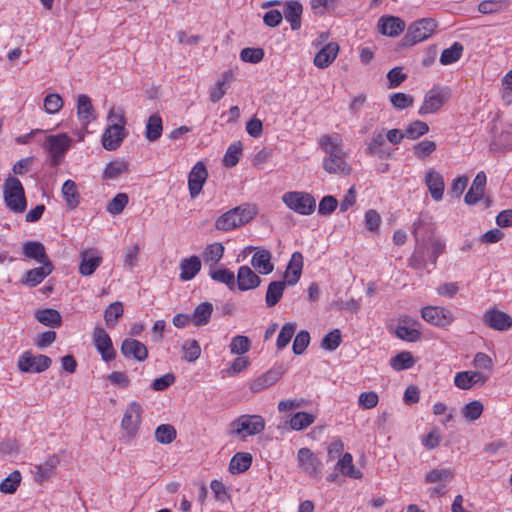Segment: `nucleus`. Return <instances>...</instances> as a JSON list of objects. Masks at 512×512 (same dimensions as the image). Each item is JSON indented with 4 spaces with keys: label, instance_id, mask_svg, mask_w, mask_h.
I'll return each mask as SVG.
<instances>
[{
    "label": "nucleus",
    "instance_id": "f257e3e1",
    "mask_svg": "<svg viewBox=\"0 0 512 512\" xmlns=\"http://www.w3.org/2000/svg\"><path fill=\"white\" fill-rule=\"evenodd\" d=\"M257 214V208L252 204H244L222 214L215 221V228L229 231L250 222Z\"/></svg>",
    "mask_w": 512,
    "mask_h": 512
},
{
    "label": "nucleus",
    "instance_id": "f03ea898",
    "mask_svg": "<svg viewBox=\"0 0 512 512\" xmlns=\"http://www.w3.org/2000/svg\"><path fill=\"white\" fill-rule=\"evenodd\" d=\"M41 140V148L51 160H63L74 145V139L65 132L45 135Z\"/></svg>",
    "mask_w": 512,
    "mask_h": 512
},
{
    "label": "nucleus",
    "instance_id": "7ed1b4c3",
    "mask_svg": "<svg viewBox=\"0 0 512 512\" xmlns=\"http://www.w3.org/2000/svg\"><path fill=\"white\" fill-rule=\"evenodd\" d=\"M452 91L449 86L433 85L424 95L418 109L420 116L438 113L451 99Z\"/></svg>",
    "mask_w": 512,
    "mask_h": 512
},
{
    "label": "nucleus",
    "instance_id": "20e7f679",
    "mask_svg": "<svg viewBox=\"0 0 512 512\" xmlns=\"http://www.w3.org/2000/svg\"><path fill=\"white\" fill-rule=\"evenodd\" d=\"M265 429V420L261 415L244 414L237 417L229 425V434L245 439L260 434Z\"/></svg>",
    "mask_w": 512,
    "mask_h": 512
},
{
    "label": "nucleus",
    "instance_id": "39448f33",
    "mask_svg": "<svg viewBox=\"0 0 512 512\" xmlns=\"http://www.w3.org/2000/svg\"><path fill=\"white\" fill-rule=\"evenodd\" d=\"M6 206L14 213H23L26 209V198L23 186L16 177L9 176L3 187Z\"/></svg>",
    "mask_w": 512,
    "mask_h": 512
},
{
    "label": "nucleus",
    "instance_id": "423d86ee",
    "mask_svg": "<svg viewBox=\"0 0 512 512\" xmlns=\"http://www.w3.org/2000/svg\"><path fill=\"white\" fill-rule=\"evenodd\" d=\"M426 229L430 231L432 234V229L426 224L422 219H418L413 224V235L416 240L417 246L409 258V266L414 269H424L427 265V255H426V243L425 237L422 233V230Z\"/></svg>",
    "mask_w": 512,
    "mask_h": 512
},
{
    "label": "nucleus",
    "instance_id": "0eeeda50",
    "mask_svg": "<svg viewBox=\"0 0 512 512\" xmlns=\"http://www.w3.org/2000/svg\"><path fill=\"white\" fill-rule=\"evenodd\" d=\"M282 201L300 215H310L316 208L315 198L307 192L291 191L282 196Z\"/></svg>",
    "mask_w": 512,
    "mask_h": 512
},
{
    "label": "nucleus",
    "instance_id": "6e6552de",
    "mask_svg": "<svg viewBox=\"0 0 512 512\" xmlns=\"http://www.w3.org/2000/svg\"><path fill=\"white\" fill-rule=\"evenodd\" d=\"M438 22L433 18H422L409 25L405 40L407 43L414 45L430 38L436 28Z\"/></svg>",
    "mask_w": 512,
    "mask_h": 512
},
{
    "label": "nucleus",
    "instance_id": "1a4fd4ad",
    "mask_svg": "<svg viewBox=\"0 0 512 512\" xmlns=\"http://www.w3.org/2000/svg\"><path fill=\"white\" fill-rule=\"evenodd\" d=\"M143 408L137 401L128 404L121 420V428L129 439H133L139 431L142 423Z\"/></svg>",
    "mask_w": 512,
    "mask_h": 512
},
{
    "label": "nucleus",
    "instance_id": "9d476101",
    "mask_svg": "<svg viewBox=\"0 0 512 512\" xmlns=\"http://www.w3.org/2000/svg\"><path fill=\"white\" fill-rule=\"evenodd\" d=\"M52 364L50 357L46 355H34L30 351L23 352L18 359V369L23 373H41Z\"/></svg>",
    "mask_w": 512,
    "mask_h": 512
},
{
    "label": "nucleus",
    "instance_id": "9b49d317",
    "mask_svg": "<svg viewBox=\"0 0 512 512\" xmlns=\"http://www.w3.org/2000/svg\"><path fill=\"white\" fill-rule=\"evenodd\" d=\"M77 117L83 129L77 133L78 141H83L87 132V126L96 118L95 111L91 99L85 95L80 94L77 98Z\"/></svg>",
    "mask_w": 512,
    "mask_h": 512
},
{
    "label": "nucleus",
    "instance_id": "f8f14e48",
    "mask_svg": "<svg viewBox=\"0 0 512 512\" xmlns=\"http://www.w3.org/2000/svg\"><path fill=\"white\" fill-rule=\"evenodd\" d=\"M421 316L426 322L438 327H447L455 319L449 309L441 306L424 307L421 311Z\"/></svg>",
    "mask_w": 512,
    "mask_h": 512
},
{
    "label": "nucleus",
    "instance_id": "ddd939ff",
    "mask_svg": "<svg viewBox=\"0 0 512 512\" xmlns=\"http://www.w3.org/2000/svg\"><path fill=\"white\" fill-rule=\"evenodd\" d=\"M483 322L489 328L496 331H507L512 327V317L508 313L499 310L496 306L485 311Z\"/></svg>",
    "mask_w": 512,
    "mask_h": 512
},
{
    "label": "nucleus",
    "instance_id": "4468645a",
    "mask_svg": "<svg viewBox=\"0 0 512 512\" xmlns=\"http://www.w3.org/2000/svg\"><path fill=\"white\" fill-rule=\"evenodd\" d=\"M319 146L330 156V160H342L345 157L343 141L337 133L322 135Z\"/></svg>",
    "mask_w": 512,
    "mask_h": 512
},
{
    "label": "nucleus",
    "instance_id": "2eb2a0df",
    "mask_svg": "<svg viewBox=\"0 0 512 512\" xmlns=\"http://www.w3.org/2000/svg\"><path fill=\"white\" fill-rule=\"evenodd\" d=\"M94 345L104 361L108 362L115 358L116 352L108 333L101 327H96L93 332Z\"/></svg>",
    "mask_w": 512,
    "mask_h": 512
},
{
    "label": "nucleus",
    "instance_id": "dca6fc26",
    "mask_svg": "<svg viewBox=\"0 0 512 512\" xmlns=\"http://www.w3.org/2000/svg\"><path fill=\"white\" fill-rule=\"evenodd\" d=\"M299 467L312 477H319L321 462L309 448H301L297 453Z\"/></svg>",
    "mask_w": 512,
    "mask_h": 512
},
{
    "label": "nucleus",
    "instance_id": "f3484780",
    "mask_svg": "<svg viewBox=\"0 0 512 512\" xmlns=\"http://www.w3.org/2000/svg\"><path fill=\"white\" fill-rule=\"evenodd\" d=\"M208 177L207 169L203 162H196L188 176L189 193L192 198L197 197Z\"/></svg>",
    "mask_w": 512,
    "mask_h": 512
},
{
    "label": "nucleus",
    "instance_id": "a211bd4d",
    "mask_svg": "<svg viewBox=\"0 0 512 512\" xmlns=\"http://www.w3.org/2000/svg\"><path fill=\"white\" fill-rule=\"evenodd\" d=\"M432 229V234L426 229L422 230L425 237L426 243V255L433 265H436L438 257L445 251V242L434 235V228L428 225Z\"/></svg>",
    "mask_w": 512,
    "mask_h": 512
},
{
    "label": "nucleus",
    "instance_id": "6ab92c4d",
    "mask_svg": "<svg viewBox=\"0 0 512 512\" xmlns=\"http://www.w3.org/2000/svg\"><path fill=\"white\" fill-rule=\"evenodd\" d=\"M102 263V257L95 249H86L80 253L79 273L82 276L92 275Z\"/></svg>",
    "mask_w": 512,
    "mask_h": 512
},
{
    "label": "nucleus",
    "instance_id": "aec40b11",
    "mask_svg": "<svg viewBox=\"0 0 512 512\" xmlns=\"http://www.w3.org/2000/svg\"><path fill=\"white\" fill-rule=\"evenodd\" d=\"M261 284V278L249 267L241 266L237 272L235 285L240 291H248L257 288Z\"/></svg>",
    "mask_w": 512,
    "mask_h": 512
},
{
    "label": "nucleus",
    "instance_id": "412c9836",
    "mask_svg": "<svg viewBox=\"0 0 512 512\" xmlns=\"http://www.w3.org/2000/svg\"><path fill=\"white\" fill-rule=\"evenodd\" d=\"M378 30L389 37L399 36L405 29V22L396 16H382L378 20Z\"/></svg>",
    "mask_w": 512,
    "mask_h": 512
},
{
    "label": "nucleus",
    "instance_id": "4be33fe9",
    "mask_svg": "<svg viewBox=\"0 0 512 512\" xmlns=\"http://www.w3.org/2000/svg\"><path fill=\"white\" fill-rule=\"evenodd\" d=\"M121 353L126 358H133L137 361H144L148 357L147 347L140 341L126 338L121 344Z\"/></svg>",
    "mask_w": 512,
    "mask_h": 512
},
{
    "label": "nucleus",
    "instance_id": "5701e85b",
    "mask_svg": "<svg viewBox=\"0 0 512 512\" xmlns=\"http://www.w3.org/2000/svg\"><path fill=\"white\" fill-rule=\"evenodd\" d=\"M125 136V129L108 125L102 135V145L106 150H116L122 144Z\"/></svg>",
    "mask_w": 512,
    "mask_h": 512
},
{
    "label": "nucleus",
    "instance_id": "b1692460",
    "mask_svg": "<svg viewBox=\"0 0 512 512\" xmlns=\"http://www.w3.org/2000/svg\"><path fill=\"white\" fill-rule=\"evenodd\" d=\"M60 463V459L57 455L49 456L43 464L35 465L34 480L42 484L44 481L50 479Z\"/></svg>",
    "mask_w": 512,
    "mask_h": 512
},
{
    "label": "nucleus",
    "instance_id": "393cba45",
    "mask_svg": "<svg viewBox=\"0 0 512 512\" xmlns=\"http://www.w3.org/2000/svg\"><path fill=\"white\" fill-rule=\"evenodd\" d=\"M303 256L300 252H294L286 268L284 278L289 286L295 285L302 274Z\"/></svg>",
    "mask_w": 512,
    "mask_h": 512
},
{
    "label": "nucleus",
    "instance_id": "a878e982",
    "mask_svg": "<svg viewBox=\"0 0 512 512\" xmlns=\"http://www.w3.org/2000/svg\"><path fill=\"white\" fill-rule=\"evenodd\" d=\"M487 379V376L478 371H462L456 373L454 383L458 388L467 390L477 383L484 384Z\"/></svg>",
    "mask_w": 512,
    "mask_h": 512
},
{
    "label": "nucleus",
    "instance_id": "bb28decb",
    "mask_svg": "<svg viewBox=\"0 0 512 512\" xmlns=\"http://www.w3.org/2000/svg\"><path fill=\"white\" fill-rule=\"evenodd\" d=\"M339 45L336 42L326 44L314 57V65L320 69L327 68L336 59Z\"/></svg>",
    "mask_w": 512,
    "mask_h": 512
},
{
    "label": "nucleus",
    "instance_id": "cd10ccee",
    "mask_svg": "<svg viewBox=\"0 0 512 512\" xmlns=\"http://www.w3.org/2000/svg\"><path fill=\"white\" fill-rule=\"evenodd\" d=\"M271 259L272 254L269 250L258 249L252 256L251 265L259 274L267 275L274 270Z\"/></svg>",
    "mask_w": 512,
    "mask_h": 512
},
{
    "label": "nucleus",
    "instance_id": "c85d7f7f",
    "mask_svg": "<svg viewBox=\"0 0 512 512\" xmlns=\"http://www.w3.org/2000/svg\"><path fill=\"white\" fill-rule=\"evenodd\" d=\"M52 271V263H44L41 267H36L27 271L25 277L22 279V283L29 287H35L50 275Z\"/></svg>",
    "mask_w": 512,
    "mask_h": 512
},
{
    "label": "nucleus",
    "instance_id": "c756f323",
    "mask_svg": "<svg viewBox=\"0 0 512 512\" xmlns=\"http://www.w3.org/2000/svg\"><path fill=\"white\" fill-rule=\"evenodd\" d=\"M412 320L408 316H403L399 319V323L395 329V335L404 341L416 342L421 338V332L413 327H410Z\"/></svg>",
    "mask_w": 512,
    "mask_h": 512
},
{
    "label": "nucleus",
    "instance_id": "7c9ffc66",
    "mask_svg": "<svg viewBox=\"0 0 512 512\" xmlns=\"http://www.w3.org/2000/svg\"><path fill=\"white\" fill-rule=\"evenodd\" d=\"M366 150L369 157L383 158L388 155L386 138L382 131L373 133Z\"/></svg>",
    "mask_w": 512,
    "mask_h": 512
},
{
    "label": "nucleus",
    "instance_id": "2f4dec72",
    "mask_svg": "<svg viewBox=\"0 0 512 512\" xmlns=\"http://www.w3.org/2000/svg\"><path fill=\"white\" fill-rule=\"evenodd\" d=\"M485 184L486 175L484 172H479L474 178L472 186L465 195V203L468 205L476 204L483 196Z\"/></svg>",
    "mask_w": 512,
    "mask_h": 512
},
{
    "label": "nucleus",
    "instance_id": "473e14b6",
    "mask_svg": "<svg viewBox=\"0 0 512 512\" xmlns=\"http://www.w3.org/2000/svg\"><path fill=\"white\" fill-rule=\"evenodd\" d=\"M201 270V260L198 256L193 255L189 258H184L180 262V279L182 281H189L193 279Z\"/></svg>",
    "mask_w": 512,
    "mask_h": 512
},
{
    "label": "nucleus",
    "instance_id": "72a5a7b5",
    "mask_svg": "<svg viewBox=\"0 0 512 512\" xmlns=\"http://www.w3.org/2000/svg\"><path fill=\"white\" fill-rule=\"evenodd\" d=\"M23 254L26 257L33 259L40 264L51 263L50 259L46 254L44 245L37 241H27L26 243H24Z\"/></svg>",
    "mask_w": 512,
    "mask_h": 512
},
{
    "label": "nucleus",
    "instance_id": "f704fd0d",
    "mask_svg": "<svg viewBox=\"0 0 512 512\" xmlns=\"http://www.w3.org/2000/svg\"><path fill=\"white\" fill-rule=\"evenodd\" d=\"M425 183L429 189L431 197L435 201H440L443 198L444 192V181L442 176L439 173L430 170L426 173Z\"/></svg>",
    "mask_w": 512,
    "mask_h": 512
},
{
    "label": "nucleus",
    "instance_id": "c9c22d12",
    "mask_svg": "<svg viewBox=\"0 0 512 512\" xmlns=\"http://www.w3.org/2000/svg\"><path fill=\"white\" fill-rule=\"evenodd\" d=\"M234 74L232 71L222 73L221 78L209 91V99L213 103L219 102L227 92L229 83L233 80Z\"/></svg>",
    "mask_w": 512,
    "mask_h": 512
},
{
    "label": "nucleus",
    "instance_id": "e433bc0d",
    "mask_svg": "<svg viewBox=\"0 0 512 512\" xmlns=\"http://www.w3.org/2000/svg\"><path fill=\"white\" fill-rule=\"evenodd\" d=\"M302 12V4L298 1H289L285 4L284 17L290 23L292 30H298L301 27Z\"/></svg>",
    "mask_w": 512,
    "mask_h": 512
},
{
    "label": "nucleus",
    "instance_id": "4c0bfd02",
    "mask_svg": "<svg viewBox=\"0 0 512 512\" xmlns=\"http://www.w3.org/2000/svg\"><path fill=\"white\" fill-rule=\"evenodd\" d=\"M163 131L162 118L158 113L149 116L145 125V137L147 140L153 142L158 140Z\"/></svg>",
    "mask_w": 512,
    "mask_h": 512
},
{
    "label": "nucleus",
    "instance_id": "58836bf2",
    "mask_svg": "<svg viewBox=\"0 0 512 512\" xmlns=\"http://www.w3.org/2000/svg\"><path fill=\"white\" fill-rule=\"evenodd\" d=\"M286 285L288 284L284 281H272L269 283L265 295L267 307H273L281 300Z\"/></svg>",
    "mask_w": 512,
    "mask_h": 512
},
{
    "label": "nucleus",
    "instance_id": "ea45409f",
    "mask_svg": "<svg viewBox=\"0 0 512 512\" xmlns=\"http://www.w3.org/2000/svg\"><path fill=\"white\" fill-rule=\"evenodd\" d=\"M252 464V456L250 453H236L230 460L229 470L232 474L243 473L249 469Z\"/></svg>",
    "mask_w": 512,
    "mask_h": 512
},
{
    "label": "nucleus",
    "instance_id": "a19ab883",
    "mask_svg": "<svg viewBox=\"0 0 512 512\" xmlns=\"http://www.w3.org/2000/svg\"><path fill=\"white\" fill-rule=\"evenodd\" d=\"M64 200L70 209H75L80 202V194L73 180H66L61 189Z\"/></svg>",
    "mask_w": 512,
    "mask_h": 512
},
{
    "label": "nucleus",
    "instance_id": "79ce46f5",
    "mask_svg": "<svg viewBox=\"0 0 512 512\" xmlns=\"http://www.w3.org/2000/svg\"><path fill=\"white\" fill-rule=\"evenodd\" d=\"M213 312V305L210 302L200 303L192 314V321L195 326H204L208 324Z\"/></svg>",
    "mask_w": 512,
    "mask_h": 512
},
{
    "label": "nucleus",
    "instance_id": "37998d69",
    "mask_svg": "<svg viewBox=\"0 0 512 512\" xmlns=\"http://www.w3.org/2000/svg\"><path fill=\"white\" fill-rule=\"evenodd\" d=\"M278 379L279 374L276 371H268L251 382L250 390L254 393L260 392L275 384Z\"/></svg>",
    "mask_w": 512,
    "mask_h": 512
},
{
    "label": "nucleus",
    "instance_id": "c03bdc74",
    "mask_svg": "<svg viewBox=\"0 0 512 512\" xmlns=\"http://www.w3.org/2000/svg\"><path fill=\"white\" fill-rule=\"evenodd\" d=\"M509 6L508 0H483L478 4V11L483 15L503 12Z\"/></svg>",
    "mask_w": 512,
    "mask_h": 512
},
{
    "label": "nucleus",
    "instance_id": "a18cd8bd",
    "mask_svg": "<svg viewBox=\"0 0 512 512\" xmlns=\"http://www.w3.org/2000/svg\"><path fill=\"white\" fill-rule=\"evenodd\" d=\"M463 45L460 42H454L449 48L442 51L440 55V63L442 65H450L457 62L463 54Z\"/></svg>",
    "mask_w": 512,
    "mask_h": 512
},
{
    "label": "nucleus",
    "instance_id": "49530a36",
    "mask_svg": "<svg viewBox=\"0 0 512 512\" xmlns=\"http://www.w3.org/2000/svg\"><path fill=\"white\" fill-rule=\"evenodd\" d=\"M353 458L350 453H345L337 462V467L343 474H346L350 478L360 479L362 478V472L353 465Z\"/></svg>",
    "mask_w": 512,
    "mask_h": 512
},
{
    "label": "nucleus",
    "instance_id": "de8ad7c7",
    "mask_svg": "<svg viewBox=\"0 0 512 512\" xmlns=\"http://www.w3.org/2000/svg\"><path fill=\"white\" fill-rule=\"evenodd\" d=\"M224 254V245L222 243H213L208 245L203 252V260L210 266L216 265Z\"/></svg>",
    "mask_w": 512,
    "mask_h": 512
},
{
    "label": "nucleus",
    "instance_id": "09e8293b",
    "mask_svg": "<svg viewBox=\"0 0 512 512\" xmlns=\"http://www.w3.org/2000/svg\"><path fill=\"white\" fill-rule=\"evenodd\" d=\"M22 475L19 470H14L0 483V492L14 494L20 486Z\"/></svg>",
    "mask_w": 512,
    "mask_h": 512
},
{
    "label": "nucleus",
    "instance_id": "8fccbe9b",
    "mask_svg": "<svg viewBox=\"0 0 512 512\" xmlns=\"http://www.w3.org/2000/svg\"><path fill=\"white\" fill-rule=\"evenodd\" d=\"M36 319L46 326L59 327L61 325L60 313L51 308L37 311Z\"/></svg>",
    "mask_w": 512,
    "mask_h": 512
},
{
    "label": "nucleus",
    "instance_id": "3c124183",
    "mask_svg": "<svg viewBox=\"0 0 512 512\" xmlns=\"http://www.w3.org/2000/svg\"><path fill=\"white\" fill-rule=\"evenodd\" d=\"M124 313L123 304L119 301L111 303L104 311V319L108 327H114Z\"/></svg>",
    "mask_w": 512,
    "mask_h": 512
},
{
    "label": "nucleus",
    "instance_id": "603ef678",
    "mask_svg": "<svg viewBox=\"0 0 512 512\" xmlns=\"http://www.w3.org/2000/svg\"><path fill=\"white\" fill-rule=\"evenodd\" d=\"M414 363V358L408 351H402L390 359V366L395 371L409 369L414 365Z\"/></svg>",
    "mask_w": 512,
    "mask_h": 512
},
{
    "label": "nucleus",
    "instance_id": "864d4df0",
    "mask_svg": "<svg viewBox=\"0 0 512 512\" xmlns=\"http://www.w3.org/2000/svg\"><path fill=\"white\" fill-rule=\"evenodd\" d=\"M64 106L63 98L57 93H48L43 100V109L47 114H57Z\"/></svg>",
    "mask_w": 512,
    "mask_h": 512
},
{
    "label": "nucleus",
    "instance_id": "5fc2aeb1",
    "mask_svg": "<svg viewBox=\"0 0 512 512\" xmlns=\"http://www.w3.org/2000/svg\"><path fill=\"white\" fill-rule=\"evenodd\" d=\"M209 275L214 281L227 285L229 289L235 288V275L229 269H211Z\"/></svg>",
    "mask_w": 512,
    "mask_h": 512
},
{
    "label": "nucleus",
    "instance_id": "6e6d98bb",
    "mask_svg": "<svg viewBox=\"0 0 512 512\" xmlns=\"http://www.w3.org/2000/svg\"><path fill=\"white\" fill-rule=\"evenodd\" d=\"M484 407L481 401L473 400L467 403L461 410L462 416L469 422H474L478 420L482 413Z\"/></svg>",
    "mask_w": 512,
    "mask_h": 512
},
{
    "label": "nucleus",
    "instance_id": "4d7b16f0",
    "mask_svg": "<svg viewBox=\"0 0 512 512\" xmlns=\"http://www.w3.org/2000/svg\"><path fill=\"white\" fill-rule=\"evenodd\" d=\"M176 429L170 424H161L155 430V439L160 444H170L176 438Z\"/></svg>",
    "mask_w": 512,
    "mask_h": 512
},
{
    "label": "nucleus",
    "instance_id": "13d9d810",
    "mask_svg": "<svg viewBox=\"0 0 512 512\" xmlns=\"http://www.w3.org/2000/svg\"><path fill=\"white\" fill-rule=\"evenodd\" d=\"M315 421V416L313 414H309L307 412H297L290 419V427L293 430L300 431Z\"/></svg>",
    "mask_w": 512,
    "mask_h": 512
},
{
    "label": "nucleus",
    "instance_id": "bf43d9fd",
    "mask_svg": "<svg viewBox=\"0 0 512 512\" xmlns=\"http://www.w3.org/2000/svg\"><path fill=\"white\" fill-rule=\"evenodd\" d=\"M296 323H286L282 326L278 337H277V348L282 350L284 349L289 342L291 341L295 331H296Z\"/></svg>",
    "mask_w": 512,
    "mask_h": 512
},
{
    "label": "nucleus",
    "instance_id": "052dcab7",
    "mask_svg": "<svg viewBox=\"0 0 512 512\" xmlns=\"http://www.w3.org/2000/svg\"><path fill=\"white\" fill-rule=\"evenodd\" d=\"M429 131V126L426 122L415 120L411 122L405 129V136L408 139L415 140Z\"/></svg>",
    "mask_w": 512,
    "mask_h": 512
},
{
    "label": "nucleus",
    "instance_id": "680f3d73",
    "mask_svg": "<svg viewBox=\"0 0 512 512\" xmlns=\"http://www.w3.org/2000/svg\"><path fill=\"white\" fill-rule=\"evenodd\" d=\"M454 478V471L450 468L433 469L425 477L427 483L450 481Z\"/></svg>",
    "mask_w": 512,
    "mask_h": 512
},
{
    "label": "nucleus",
    "instance_id": "e2e57ef3",
    "mask_svg": "<svg viewBox=\"0 0 512 512\" xmlns=\"http://www.w3.org/2000/svg\"><path fill=\"white\" fill-rule=\"evenodd\" d=\"M128 170L126 162H108L103 177L105 179H116Z\"/></svg>",
    "mask_w": 512,
    "mask_h": 512
},
{
    "label": "nucleus",
    "instance_id": "0e129e2a",
    "mask_svg": "<svg viewBox=\"0 0 512 512\" xmlns=\"http://www.w3.org/2000/svg\"><path fill=\"white\" fill-rule=\"evenodd\" d=\"M389 100H390L392 106L399 110H403L408 107H411L414 103V98L412 95L402 93V92L392 93L389 96Z\"/></svg>",
    "mask_w": 512,
    "mask_h": 512
},
{
    "label": "nucleus",
    "instance_id": "69168bd1",
    "mask_svg": "<svg viewBox=\"0 0 512 512\" xmlns=\"http://www.w3.org/2000/svg\"><path fill=\"white\" fill-rule=\"evenodd\" d=\"M342 342L341 332L339 329H334L324 336L321 341V347L328 351L336 350Z\"/></svg>",
    "mask_w": 512,
    "mask_h": 512
},
{
    "label": "nucleus",
    "instance_id": "338daca9",
    "mask_svg": "<svg viewBox=\"0 0 512 512\" xmlns=\"http://www.w3.org/2000/svg\"><path fill=\"white\" fill-rule=\"evenodd\" d=\"M229 347L232 354H244L250 350L251 342L247 336L238 335L232 338Z\"/></svg>",
    "mask_w": 512,
    "mask_h": 512
},
{
    "label": "nucleus",
    "instance_id": "774afa93",
    "mask_svg": "<svg viewBox=\"0 0 512 512\" xmlns=\"http://www.w3.org/2000/svg\"><path fill=\"white\" fill-rule=\"evenodd\" d=\"M184 359L188 362L196 361L201 354V348L196 340H187L182 345Z\"/></svg>",
    "mask_w": 512,
    "mask_h": 512
}]
</instances>
